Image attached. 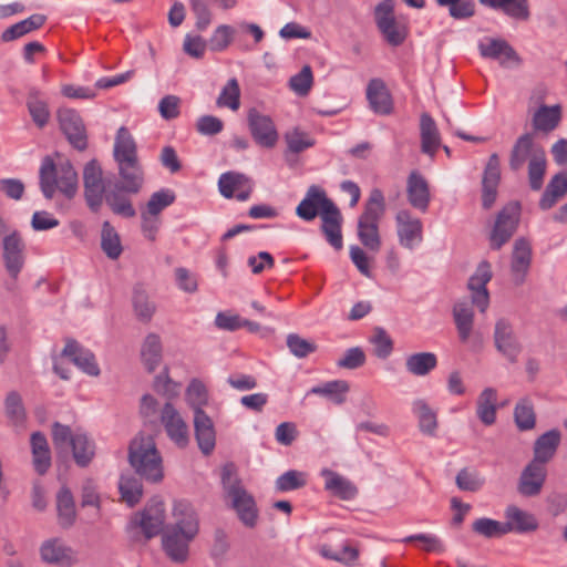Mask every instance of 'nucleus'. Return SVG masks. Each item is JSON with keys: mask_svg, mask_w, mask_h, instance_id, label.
Segmentation results:
<instances>
[{"mask_svg": "<svg viewBox=\"0 0 567 567\" xmlns=\"http://www.w3.org/2000/svg\"><path fill=\"white\" fill-rule=\"evenodd\" d=\"M296 215L305 221L321 217V231L327 241L336 249L343 247L342 221L338 206L327 196L326 192L317 185H311L303 199L296 208Z\"/></svg>", "mask_w": 567, "mask_h": 567, "instance_id": "obj_1", "label": "nucleus"}, {"mask_svg": "<svg viewBox=\"0 0 567 567\" xmlns=\"http://www.w3.org/2000/svg\"><path fill=\"white\" fill-rule=\"evenodd\" d=\"M527 165L528 184L532 190L538 192L544 185L547 158L544 147L537 144L532 133L520 135L514 143L508 166L513 172H519Z\"/></svg>", "mask_w": 567, "mask_h": 567, "instance_id": "obj_2", "label": "nucleus"}, {"mask_svg": "<svg viewBox=\"0 0 567 567\" xmlns=\"http://www.w3.org/2000/svg\"><path fill=\"white\" fill-rule=\"evenodd\" d=\"M127 461L141 480L152 484L164 480L163 457L152 435L138 433L131 440Z\"/></svg>", "mask_w": 567, "mask_h": 567, "instance_id": "obj_3", "label": "nucleus"}, {"mask_svg": "<svg viewBox=\"0 0 567 567\" xmlns=\"http://www.w3.org/2000/svg\"><path fill=\"white\" fill-rule=\"evenodd\" d=\"M39 178L41 192L47 199H52L56 189L68 198H72L78 190V173L69 159L56 165L50 156H45Z\"/></svg>", "mask_w": 567, "mask_h": 567, "instance_id": "obj_4", "label": "nucleus"}, {"mask_svg": "<svg viewBox=\"0 0 567 567\" xmlns=\"http://www.w3.org/2000/svg\"><path fill=\"white\" fill-rule=\"evenodd\" d=\"M221 485L227 498L230 499V507L236 512L238 519L248 528L256 527L258 508L255 498L241 485L233 463L223 466Z\"/></svg>", "mask_w": 567, "mask_h": 567, "instance_id": "obj_5", "label": "nucleus"}, {"mask_svg": "<svg viewBox=\"0 0 567 567\" xmlns=\"http://www.w3.org/2000/svg\"><path fill=\"white\" fill-rule=\"evenodd\" d=\"M385 213V198L379 188L371 189L364 204V210L358 219V238L370 251L378 252L381 248L379 223Z\"/></svg>", "mask_w": 567, "mask_h": 567, "instance_id": "obj_6", "label": "nucleus"}, {"mask_svg": "<svg viewBox=\"0 0 567 567\" xmlns=\"http://www.w3.org/2000/svg\"><path fill=\"white\" fill-rule=\"evenodd\" d=\"M166 519L165 504L159 497H153L145 505L143 511L135 513L130 519L126 532L135 542L143 536L150 540L161 533H164V523Z\"/></svg>", "mask_w": 567, "mask_h": 567, "instance_id": "obj_7", "label": "nucleus"}, {"mask_svg": "<svg viewBox=\"0 0 567 567\" xmlns=\"http://www.w3.org/2000/svg\"><path fill=\"white\" fill-rule=\"evenodd\" d=\"M520 204L507 203L497 214L489 235L491 248L499 250L515 234L520 219Z\"/></svg>", "mask_w": 567, "mask_h": 567, "instance_id": "obj_8", "label": "nucleus"}, {"mask_svg": "<svg viewBox=\"0 0 567 567\" xmlns=\"http://www.w3.org/2000/svg\"><path fill=\"white\" fill-rule=\"evenodd\" d=\"M84 197L89 208L97 213L103 204V195L107 188V182L103 181V171L96 159L87 162L83 169Z\"/></svg>", "mask_w": 567, "mask_h": 567, "instance_id": "obj_9", "label": "nucleus"}, {"mask_svg": "<svg viewBox=\"0 0 567 567\" xmlns=\"http://www.w3.org/2000/svg\"><path fill=\"white\" fill-rule=\"evenodd\" d=\"M374 16L377 27L385 41L392 47L401 45L406 38V32L395 20L394 0L381 1L375 7Z\"/></svg>", "mask_w": 567, "mask_h": 567, "instance_id": "obj_10", "label": "nucleus"}, {"mask_svg": "<svg viewBox=\"0 0 567 567\" xmlns=\"http://www.w3.org/2000/svg\"><path fill=\"white\" fill-rule=\"evenodd\" d=\"M494 346L509 363H516L518 361L523 346L509 320L501 318L496 321L494 328Z\"/></svg>", "mask_w": 567, "mask_h": 567, "instance_id": "obj_11", "label": "nucleus"}, {"mask_svg": "<svg viewBox=\"0 0 567 567\" xmlns=\"http://www.w3.org/2000/svg\"><path fill=\"white\" fill-rule=\"evenodd\" d=\"M24 248L25 245L18 230H12L6 236H3L2 259L7 272L13 280L18 279L19 274L24 267Z\"/></svg>", "mask_w": 567, "mask_h": 567, "instance_id": "obj_12", "label": "nucleus"}, {"mask_svg": "<svg viewBox=\"0 0 567 567\" xmlns=\"http://www.w3.org/2000/svg\"><path fill=\"white\" fill-rule=\"evenodd\" d=\"M60 128L69 143L79 151L87 147L85 125L80 114L72 109H61L58 112Z\"/></svg>", "mask_w": 567, "mask_h": 567, "instance_id": "obj_13", "label": "nucleus"}, {"mask_svg": "<svg viewBox=\"0 0 567 567\" xmlns=\"http://www.w3.org/2000/svg\"><path fill=\"white\" fill-rule=\"evenodd\" d=\"M248 127L255 142L261 147L271 148L278 141V133L270 116L250 109L247 115Z\"/></svg>", "mask_w": 567, "mask_h": 567, "instance_id": "obj_14", "label": "nucleus"}, {"mask_svg": "<svg viewBox=\"0 0 567 567\" xmlns=\"http://www.w3.org/2000/svg\"><path fill=\"white\" fill-rule=\"evenodd\" d=\"M195 538L190 534L166 527L162 535L163 550L172 561L183 564L188 559L189 545Z\"/></svg>", "mask_w": 567, "mask_h": 567, "instance_id": "obj_15", "label": "nucleus"}, {"mask_svg": "<svg viewBox=\"0 0 567 567\" xmlns=\"http://www.w3.org/2000/svg\"><path fill=\"white\" fill-rule=\"evenodd\" d=\"M395 221L400 245L412 250L423 239L422 221L406 209L398 212Z\"/></svg>", "mask_w": 567, "mask_h": 567, "instance_id": "obj_16", "label": "nucleus"}, {"mask_svg": "<svg viewBox=\"0 0 567 567\" xmlns=\"http://www.w3.org/2000/svg\"><path fill=\"white\" fill-rule=\"evenodd\" d=\"M492 279V270L488 261H482L475 272L470 277L467 287L471 290L472 305L481 312H485L489 306V293L486 285Z\"/></svg>", "mask_w": 567, "mask_h": 567, "instance_id": "obj_17", "label": "nucleus"}, {"mask_svg": "<svg viewBox=\"0 0 567 567\" xmlns=\"http://www.w3.org/2000/svg\"><path fill=\"white\" fill-rule=\"evenodd\" d=\"M532 257L533 250L529 240L525 237L517 238L514 243L511 260V274L516 286L525 282L532 265Z\"/></svg>", "mask_w": 567, "mask_h": 567, "instance_id": "obj_18", "label": "nucleus"}, {"mask_svg": "<svg viewBox=\"0 0 567 567\" xmlns=\"http://www.w3.org/2000/svg\"><path fill=\"white\" fill-rule=\"evenodd\" d=\"M161 421L167 436L179 447L187 446L189 442L188 426L171 402L162 409Z\"/></svg>", "mask_w": 567, "mask_h": 567, "instance_id": "obj_19", "label": "nucleus"}, {"mask_svg": "<svg viewBox=\"0 0 567 567\" xmlns=\"http://www.w3.org/2000/svg\"><path fill=\"white\" fill-rule=\"evenodd\" d=\"M40 556L44 563L60 567H71L76 563L73 549L60 538L44 540L40 546Z\"/></svg>", "mask_w": 567, "mask_h": 567, "instance_id": "obj_20", "label": "nucleus"}, {"mask_svg": "<svg viewBox=\"0 0 567 567\" xmlns=\"http://www.w3.org/2000/svg\"><path fill=\"white\" fill-rule=\"evenodd\" d=\"M499 181V157L493 153L487 161L482 178V206L484 209H489L496 202Z\"/></svg>", "mask_w": 567, "mask_h": 567, "instance_id": "obj_21", "label": "nucleus"}, {"mask_svg": "<svg viewBox=\"0 0 567 567\" xmlns=\"http://www.w3.org/2000/svg\"><path fill=\"white\" fill-rule=\"evenodd\" d=\"M61 355L69 358L74 365L91 377H97L101 372L93 352L83 348L76 340L68 339Z\"/></svg>", "mask_w": 567, "mask_h": 567, "instance_id": "obj_22", "label": "nucleus"}, {"mask_svg": "<svg viewBox=\"0 0 567 567\" xmlns=\"http://www.w3.org/2000/svg\"><path fill=\"white\" fill-rule=\"evenodd\" d=\"M174 524L168 527L197 536L199 533V517L192 503L185 499L175 501L173 505Z\"/></svg>", "mask_w": 567, "mask_h": 567, "instance_id": "obj_23", "label": "nucleus"}, {"mask_svg": "<svg viewBox=\"0 0 567 567\" xmlns=\"http://www.w3.org/2000/svg\"><path fill=\"white\" fill-rule=\"evenodd\" d=\"M546 465L532 460L523 470L518 492L524 496H536L540 493L546 481Z\"/></svg>", "mask_w": 567, "mask_h": 567, "instance_id": "obj_24", "label": "nucleus"}, {"mask_svg": "<svg viewBox=\"0 0 567 567\" xmlns=\"http://www.w3.org/2000/svg\"><path fill=\"white\" fill-rule=\"evenodd\" d=\"M116 164L120 178L112 182L128 194H138L144 185V171L138 159Z\"/></svg>", "mask_w": 567, "mask_h": 567, "instance_id": "obj_25", "label": "nucleus"}, {"mask_svg": "<svg viewBox=\"0 0 567 567\" xmlns=\"http://www.w3.org/2000/svg\"><path fill=\"white\" fill-rule=\"evenodd\" d=\"M130 195L123 187H118L117 184L107 181V188L103 195V200H105L115 215L133 218L136 215V210L133 207Z\"/></svg>", "mask_w": 567, "mask_h": 567, "instance_id": "obj_26", "label": "nucleus"}, {"mask_svg": "<svg viewBox=\"0 0 567 567\" xmlns=\"http://www.w3.org/2000/svg\"><path fill=\"white\" fill-rule=\"evenodd\" d=\"M505 519L504 528L505 533H517L525 534L534 532L538 528V520L534 514L523 511L522 508L509 505L505 509Z\"/></svg>", "mask_w": 567, "mask_h": 567, "instance_id": "obj_27", "label": "nucleus"}, {"mask_svg": "<svg viewBox=\"0 0 567 567\" xmlns=\"http://www.w3.org/2000/svg\"><path fill=\"white\" fill-rule=\"evenodd\" d=\"M478 3L485 8L501 11L516 21H527L530 18L528 0H478Z\"/></svg>", "mask_w": 567, "mask_h": 567, "instance_id": "obj_28", "label": "nucleus"}, {"mask_svg": "<svg viewBox=\"0 0 567 567\" xmlns=\"http://www.w3.org/2000/svg\"><path fill=\"white\" fill-rule=\"evenodd\" d=\"M408 200L414 208L422 213H425L430 204V189L425 178L416 173L412 172L408 178L406 186Z\"/></svg>", "mask_w": 567, "mask_h": 567, "instance_id": "obj_29", "label": "nucleus"}, {"mask_svg": "<svg viewBox=\"0 0 567 567\" xmlns=\"http://www.w3.org/2000/svg\"><path fill=\"white\" fill-rule=\"evenodd\" d=\"M367 99L374 113L388 115L392 112L391 95L381 79H372L367 87Z\"/></svg>", "mask_w": 567, "mask_h": 567, "instance_id": "obj_30", "label": "nucleus"}, {"mask_svg": "<svg viewBox=\"0 0 567 567\" xmlns=\"http://www.w3.org/2000/svg\"><path fill=\"white\" fill-rule=\"evenodd\" d=\"M478 51L483 58L498 60L502 65L507 61H518V55L507 41L487 38L478 43Z\"/></svg>", "mask_w": 567, "mask_h": 567, "instance_id": "obj_31", "label": "nucleus"}, {"mask_svg": "<svg viewBox=\"0 0 567 567\" xmlns=\"http://www.w3.org/2000/svg\"><path fill=\"white\" fill-rule=\"evenodd\" d=\"M320 474L326 478L324 488L334 496L344 501H350L357 496L358 488L355 485L339 473L323 468Z\"/></svg>", "mask_w": 567, "mask_h": 567, "instance_id": "obj_32", "label": "nucleus"}, {"mask_svg": "<svg viewBox=\"0 0 567 567\" xmlns=\"http://www.w3.org/2000/svg\"><path fill=\"white\" fill-rule=\"evenodd\" d=\"M560 439L561 436L558 430H549L537 437L534 443L533 460L546 465L555 456Z\"/></svg>", "mask_w": 567, "mask_h": 567, "instance_id": "obj_33", "label": "nucleus"}, {"mask_svg": "<svg viewBox=\"0 0 567 567\" xmlns=\"http://www.w3.org/2000/svg\"><path fill=\"white\" fill-rule=\"evenodd\" d=\"M420 132L421 150L424 154L433 158L437 148L441 146V137L434 120L427 113L421 115Z\"/></svg>", "mask_w": 567, "mask_h": 567, "instance_id": "obj_34", "label": "nucleus"}, {"mask_svg": "<svg viewBox=\"0 0 567 567\" xmlns=\"http://www.w3.org/2000/svg\"><path fill=\"white\" fill-rule=\"evenodd\" d=\"M561 121V106L540 105L533 115L532 125L536 132L549 133L554 131Z\"/></svg>", "mask_w": 567, "mask_h": 567, "instance_id": "obj_35", "label": "nucleus"}, {"mask_svg": "<svg viewBox=\"0 0 567 567\" xmlns=\"http://www.w3.org/2000/svg\"><path fill=\"white\" fill-rule=\"evenodd\" d=\"M497 391L494 388H485L476 401V415L480 421L491 426L496 422Z\"/></svg>", "mask_w": 567, "mask_h": 567, "instance_id": "obj_36", "label": "nucleus"}, {"mask_svg": "<svg viewBox=\"0 0 567 567\" xmlns=\"http://www.w3.org/2000/svg\"><path fill=\"white\" fill-rule=\"evenodd\" d=\"M33 466L38 474L43 475L51 466V453L47 437L41 432H34L30 439Z\"/></svg>", "mask_w": 567, "mask_h": 567, "instance_id": "obj_37", "label": "nucleus"}, {"mask_svg": "<svg viewBox=\"0 0 567 567\" xmlns=\"http://www.w3.org/2000/svg\"><path fill=\"white\" fill-rule=\"evenodd\" d=\"M113 156L116 163L138 159L136 143L125 126L117 130Z\"/></svg>", "mask_w": 567, "mask_h": 567, "instance_id": "obj_38", "label": "nucleus"}, {"mask_svg": "<svg viewBox=\"0 0 567 567\" xmlns=\"http://www.w3.org/2000/svg\"><path fill=\"white\" fill-rule=\"evenodd\" d=\"M453 318L460 340L467 342L474 324V311L472 306L465 300L455 302L453 307Z\"/></svg>", "mask_w": 567, "mask_h": 567, "instance_id": "obj_39", "label": "nucleus"}, {"mask_svg": "<svg viewBox=\"0 0 567 567\" xmlns=\"http://www.w3.org/2000/svg\"><path fill=\"white\" fill-rule=\"evenodd\" d=\"M47 21V17L41 13H35L30 16L29 18L19 21L11 27L7 28L1 33V41L2 42H11L13 40H17L19 38H22L23 35L40 29L43 27V24Z\"/></svg>", "mask_w": 567, "mask_h": 567, "instance_id": "obj_40", "label": "nucleus"}, {"mask_svg": "<svg viewBox=\"0 0 567 567\" xmlns=\"http://www.w3.org/2000/svg\"><path fill=\"white\" fill-rule=\"evenodd\" d=\"M56 511L59 524L63 528L74 524L76 517L74 497L66 486H62L56 494Z\"/></svg>", "mask_w": 567, "mask_h": 567, "instance_id": "obj_41", "label": "nucleus"}, {"mask_svg": "<svg viewBox=\"0 0 567 567\" xmlns=\"http://www.w3.org/2000/svg\"><path fill=\"white\" fill-rule=\"evenodd\" d=\"M437 367V357L433 352H416L406 357L405 369L415 377H425Z\"/></svg>", "mask_w": 567, "mask_h": 567, "instance_id": "obj_42", "label": "nucleus"}, {"mask_svg": "<svg viewBox=\"0 0 567 567\" xmlns=\"http://www.w3.org/2000/svg\"><path fill=\"white\" fill-rule=\"evenodd\" d=\"M412 411L417 417L420 431L427 436H435L437 430L435 411L423 399L413 401Z\"/></svg>", "mask_w": 567, "mask_h": 567, "instance_id": "obj_43", "label": "nucleus"}, {"mask_svg": "<svg viewBox=\"0 0 567 567\" xmlns=\"http://www.w3.org/2000/svg\"><path fill=\"white\" fill-rule=\"evenodd\" d=\"M163 347L161 338L156 333H148L141 349L142 361L148 372H153L162 361Z\"/></svg>", "mask_w": 567, "mask_h": 567, "instance_id": "obj_44", "label": "nucleus"}, {"mask_svg": "<svg viewBox=\"0 0 567 567\" xmlns=\"http://www.w3.org/2000/svg\"><path fill=\"white\" fill-rule=\"evenodd\" d=\"M27 107L34 124L42 128L50 118V111L48 104L41 99V93L38 89L31 87L27 96Z\"/></svg>", "mask_w": 567, "mask_h": 567, "instance_id": "obj_45", "label": "nucleus"}, {"mask_svg": "<svg viewBox=\"0 0 567 567\" xmlns=\"http://www.w3.org/2000/svg\"><path fill=\"white\" fill-rule=\"evenodd\" d=\"M72 452L75 463L81 466H87L95 454L94 442L85 433L78 432L72 440Z\"/></svg>", "mask_w": 567, "mask_h": 567, "instance_id": "obj_46", "label": "nucleus"}, {"mask_svg": "<svg viewBox=\"0 0 567 567\" xmlns=\"http://www.w3.org/2000/svg\"><path fill=\"white\" fill-rule=\"evenodd\" d=\"M514 421L519 431L533 430L536 425V413L533 401L525 396L514 408Z\"/></svg>", "mask_w": 567, "mask_h": 567, "instance_id": "obj_47", "label": "nucleus"}, {"mask_svg": "<svg viewBox=\"0 0 567 567\" xmlns=\"http://www.w3.org/2000/svg\"><path fill=\"white\" fill-rule=\"evenodd\" d=\"M101 248L112 260L117 259L123 251L120 235L107 220L102 224Z\"/></svg>", "mask_w": 567, "mask_h": 567, "instance_id": "obj_48", "label": "nucleus"}, {"mask_svg": "<svg viewBox=\"0 0 567 567\" xmlns=\"http://www.w3.org/2000/svg\"><path fill=\"white\" fill-rule=\"evenodd\" d=\"M287 143L286 159L290 163V154H299L315 145V140L306 132L293 128L285 134Z\"/></svg>", "mask_w": 567, "mask_h": 567, "instance_id": "obj_49", "label": "nucleus"}, {"mask_svg": "<svg viewBox=\"0 0 567 567\" xmlns=\"http://www.w3.org/2000/svg\"><path fill=\"white\" fill-rule=\"evenodd\" d=\"M122 499L130 506H135L143 496V484L134 476L122 475L118 481Z\"/></svg>", "mask_w": 567, "mask_h": 567, "instance_id": "obj_50", "label": "nucleus"}, {"mask_svg": "<svg viewBox=\"0 0 567 567\" xmlns=\"http://www.w3.org/2000/svg\"><path fill=\"white\" fill-rule=\"evenodd\" d=\"M349 391V383L344 380L329 381L322 385L313 386L310 393L329 398L336 404L346 401V393Z\"/></svg>", "mask_w": 567, "mask_h": 567, "instance_id": "obj_51", "label": "nucleus"}, {"mask_svg": "<svg viewBox=\"0 0 567 567\" xmlns=\"http://www.w3.org/2000/svg\"><path fill=\"white\" fill-rule=\"evenodd\" d=\"M133 308L136 317L141 321H150L156 310L155 303L148 298V295L142 286H135L133 290Z\"/></svg>", "mask_w": 567, "mask_h": 567, "instance_id": "obj_52", "label": "nucleus"}, {"mask_svg": "<svg viewBox=\"0 0 567 567\" xmlns=\"http://www.w3.org/2000/svg\"><path fill=\"white\" fill-rule=\"evenodd\" d=\"M249 181L250 178L243 173L226 172L219 177V192L225 198H233L235 192L244 188V186H246Z\"/></svg>", "mask_w": 567, "mask_h": 567, "instance_id": "obj_53", "label": "nucleus"}, {"mask_svg": "<svg viewBox=\"0 0 567 567\" xmlns=\"http://www.w3.org/2000/svg\"><path fill=\"white\" fill-rule=\"evenodd\" d=\"M219 107H228L237 111L240 106V87L238 81L233 78L228 80L226 85L221 89L219 96L216 100Z\"/></svg>", "mask_w": 567, "mask_h": 567, "instance_id": "obj_54", "label": "nucleus"}, {"mask_svg": "<svg viewBox=\"0 0 567 567\" xmlns=\"http://www.w3.org/2000/svg\"><path fill=\"white\" fill-rule=\"evenodd\" d=\"M176 199L175 192L169 188H162L153 193L146 204V212L150 216H157Z\"/></svg>", "mask_w": 567, "mask_h": 567, "instance_id": "obj_55", "label": "nucleus"}, {"mask_svg": "<svg viewBox=\"0 0 567 567\" xmlns=\"http://www.w3.org/2000/svg\"><path fill=\"white\" fill-rule=\"evenodd\" d=\"M440 7H449V13L453 19L463 20L475 14L474 0H435Z\"/></svg>", "mask_w": 567, "mask_h": 567, "instance_id": "obj_56", "label": "nucleus"}, {"mask_svg": "<svg viewBox=\"0 0 567 567\" xmlns=\"http://www.w3.org/2000/svg\"><path fill=\"white\" fill-rule=\"evenodd\" d=\"M370 342L373 344V352L379 359L384 360L391 355L393 351V340L382 327L374 328Z\"/></svg>", "mask_w": 567, "mask_h": 567, "instance_id": "obj_57", "label": "nucleus"}, {"mask_svg": "<svg viewBox=\"0 0 567 567\" xmlns=\"http://www.w3.org/2000/svg\"><path fill=\"white\" fill-rule=\"evenodd\" d=\"M307 483L306 474L296 470H290L281 474L275 483L278 492H290L303 487Z\"/></svg>", "mask_w": 567, "mask_h": 567, "instance_id": "obj_58", "label": "nucleus"}, {"mask_svg": "<svg viewBox=\"0 0 567 567\" xmlns=\"http://www.w3.org/2000/svg\"><path fill=\"white\" fill-rule=\"evenodd\" d=\"M472 529L474 533L486 538H496L506 535L504 523L487 517L476 519L472 525Z\"/></svg>", "mask_w": 567, "mask_h": 567, "instance_id": "obj_59", "label": "nucleus"}, {"mask_svg": "<svg viewBox=\"0 0 567 567\" xmlns=\"http://www.w3.org/2000/svg\"><path fill=\"white\" fill-rule=\"evenodd\" d=\"M4 409L8 419L14 424H20L25 419V410L22 398L17 391L8 393L4 400Z\"/></svg>", "mask_w": 567, "mask_h": 567, "instance_id": "obj_60", "label": "nucleus"}, {"mask_svg": "<svg viewBox=\"0 0 567 567\" xmlns=\"http://www.w3.org/2000/svg\"><path fill=\"white\" fill-rule=\"evenodd\" d=\"M455 483L461 491L477 492L485 484V480L476 471L462 468L456 475Z\"/></svg>", "mask_w": 567, "mask_h": 567, "instance_id": "obj_61", "label": "nucleus"}, {"mask_svg": "<svg viewBox=\"0 0 567 567\" xmlns=\"http://www.w3.org/2000/svg\"><path fill=\"white\" fill-rule=\"evenodd\" d=\"M235 32L228 24L217 27L209 39V49L214 52L224 51L231 43Z\"/></svg>", "mask_w": 567, "mask_h": 567, "instance_id": "obj_62", "label": "nucleus"}, {"mask_svg": "<svg viewBox=\"0 0 567 567\" xmlns=\"http://www.w3.org/2000/svg\"><path fill=\"white\" fill-rule=\"evenodd\" d=\"M286 343L289 351L299 359L306 358L317 350L316 343L301 338L297 333H289Z\"/></svg>", "mask_w": 567, "mask_h": 567, "instance_id": "obj_63", "label": "nucleus"}, {"mask_svg": "<svg viewBox=\"0 0 567 567\" xmlns=\"http://www.w3.org/2000/svg\"><path fill=\"white\" fill-rule=\"evenodd\" d=\"M186 399L194 410L202 409L208 400V392L205 384L198 379H193L187 386Z\"/></svg>", "mask_w": 567, "mask_h": 567, "instance_id": "obj_64", "label": "nucleus"}]
</instances>
